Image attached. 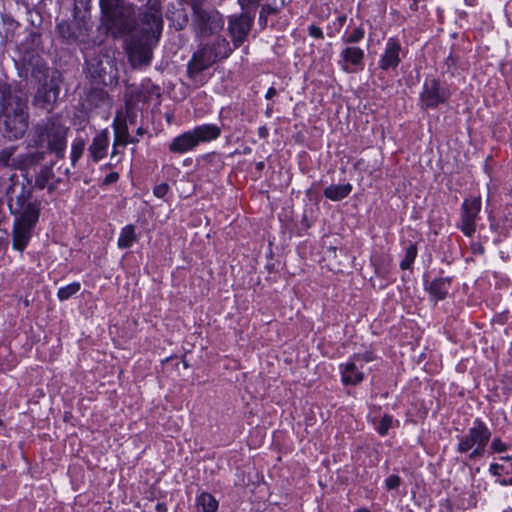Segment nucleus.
Masks as SVG:
<instances>
[{"mask_svg":"<svg viewBox=\"0 0 512 512\" xmlns=\"http://www.w3.org/2000/svg\"><path fill=\"white\" fill-rule=\"evenodd\" d=\"M481 197L465 198L460 211V222L457 227L467 237H472L476 232V221L481 211Z\"/></svg>","mask_w":512,"mask_h":512,"instance_id":"nucleus-13","label":"nucleus"},{"mask_svg":"<svg viewBox=\"0 0 512 512\" xmlns=\"http://www.w3.org/2000/svg\"><path fill=\"white\" fill-rule=\"evenodd\" d=\"M108 147L109 133L107 130H102L93 138L92 143L88 147L89 157L93 162H99L107 155Z\"/></svg>","mask_w":512,"mask_h":512,"instance_id":"nucleus-15","label":"nucleus"},{"mask_svg":"<svg viewBox=\"0 0 512 512\" xmlns=\"http://www.w3.org/2000/svg\"><path fill=\"white\" fill-rule=\"evenodd\" d=\"M346 19H347L346 15H341L337 18V22L340 26H342L346 22Z\"/></svg>","mask_w":512,"mask_h":512,"instance_id":"nucleus-47","label":"nucleus"},{"mask_svg":"<svg viewBox=\"0 0 512 512\" xmlns=\"http://www.w3.org/2000/svg\"><path fill=\"white\" fill-rule=\"evenodd\" d=\"M87 69L91 78L104 86H114L118 83L116 62L108 55L95 57L87 61Z\"/></svg>","mask_w":512,"mask_h":512,"instance_id":"nucleus-8","label":"nucleus"},{"mask_svg":"<svg viewBox=\"0 0 512 512\" xmlns=\"http://www.w3.org/2000/svg\"><path fill=\"white\" fill-rule=\"evenodd\" d=\"M492 431L480 418L474 419L467 432L458 437L457 451L468 453L470 460L484 456L486 448L491 440Z\"/></svg>","mask_w":512,"mask_h":512,"instance_id":"nucleus-6","label":"nucleus"},{"mask_svg":"<svg viewBox=\"0 0 512 512\" xmlns=\"http://www.w3.org/2000/svg\"><path fill=\"white\" fill-rule=\"evenodd\" d=\"M308 34L313 37V38H316V39H323L324 38V34H323V31L320 27L312 24L308 27Z\"/></svg>","mask_w":512,"mask_h":512,"instance_id":"nucleus-38","label":"nucleus"},{"mask_svg":"<svg viewBox=\"0 0 512 512\" xmlns=\"http://www.w3.org/2000/svg\"><path fill=\"white\" fill-rule=\"evenodd\" d=\"M190 27L196 40L203 41L224 29L225 18L204 0H192Z\"/></svg>","mask_w":512,"mask_h":512,"instance_id":"nucleus-4","label":"nucleus"},{"mask_svg":"<svg viewBox=\"0 0 512 512\" xmlns=\"http://www.w3.org/2000/svg\"><path fill=\"white\" fill-rule=\"evenodd\" d=\"M400 51L401 45L398 40L389 38L386 43L385 51L379 61V67L385 71L395 69L401 61L399 55Z\"/></svg>","mask_w":512,"mask_h":512,"instance_id":"nucleus-14","label":"nucleus"},{"mask_svg":"<svg viewBox=\"0 0 512 512\" xmlns=\"http://www.w3.org/2000/svg\"><path fill=\"white\" fill-rule=\"evenodd\" d=\"M136 240L137 236L135 233V227L134 225L129 224L122 228L117 245L121 249H127L130 248Z\"/></svg>","mask_w":512,"mask_h":512,"instance_id":"nucleus-24","label":"nucleus"},{"mask_svg":"<svg viewBox=\"0 0 512 512\" xmlns=\"http://www.w3.org/2000/svg\"><path fill=\"white\" fill-rule=\"evenodd\" d=\"M352 191V185L347 184H338V185H330L324 189V196L332 201H340L346 198Z\"/></svg>","mask_w":512,"mask_h":512,"instance_id":"nucleus-22","label":"nucleus"},{"mask_svg":"<svg viewBox=\"0 0 512 512\" xmlns=\"http://www.w3.org/2000/svg\"><path fill=\"white\" fill-rule=\"evenodd\" d=\"M498 482L502 486H511L512 485V477L509 479H500V480H498Z\"/></svg>","mask_w":512,"mask_h":512,"instance_id":"nucleus-45","label":"nucleus"},{"mask_svg":"<svg viewBox=\"0 0 512 512\" xmlns=\"http://www.w3.org/2000/svg\"><path fill=\"white\" fill-rule=\"evenodd\" d=\"M144 133H145V130H144L142 127H139V128L137 129V135H138V136H142Z\"/></svg>","mask_w":512,"mask_h":512,"instance_id":"nucleus-49","label":"nucleus"},{"mask_svg":"<svg viewBox=\"0 0 512 512\" xmlns=\"http://www.w3.org/2000/svg\"><path fill=\"white\" fill-rule=\"evenodd\" d=\"M159 37H152L146 32L141 35H133L127 45V54L131 65L134 68L149 65L152 58V42L158 41Z\"/></svg>","mask_w":512,"mask_h":512,"instance_id":"nucleus-9","label":"nucleus"},{"mask_svg":"<svg viewBox=\"0 0 512 512\" xmlns=\"http://www.w3.org/2000/svg\"><path fill=\"white\" fill-rule=\"evenodd\" d=\"M271 111H272V108L268 107L267 110H266V115L270 116Z\"/></svg>","mask_w":512,"mask_h":512,"instance_id":"nucleus-54","label":"nucleus"},{"mask_svg":"<svg viewBox=\"0 0 512 512\" xmlns=\"http://www.w3.org/2000/svg\"><path fill=\"white\" fill-rule=\"evenodd\" d=\"M196 138L197 144L217 139L221 135V129L215 124H203L191 130Z\"/></svg>","mask_w":512,"mask_h":512,"instance_id":"nucleus-19","label":"nucleus"},{"mask_svg":"<svg viewBox=\"0 0 512 512\" xmlns=\"http://www.w3.org/2000/svg\"><path fill=\"white\" fill-rule=\"evenodd\" d=\"M263 166H264L263 162H260V163H258V164H257V168H258V169H262V168H263Z\"/></svg>","mask_w":512,"mask_h":512,"instance_id":"nucleus-55","label":"nucleus"},{"mask_svg":"<svg viewBox=\"0 0 512 512\" xmlns=\"http://www.w3.org/2000/svg\"><path fill=\"white\" fill-rule=\"evenodd\" d=\"M4 115L5 134L9 139H18L28 128V107L20 99H13L0 102Z\"/></svg>","mask_w":512,"mask_h":512,"instance_id":"nucleus-7","label":"nucleus"},{"mask_svg":"<svg viewBox=\"0 0 512 512\" xmlns=\"http://www.w3.org/2000/svg\"><path fill=\"white\" fill-rule=\"evenodd\" d=\"M500 459L503 460V461H511L512 457L509 456V455H506V456H502Z\"/></svg>","mask_w":512,"mask_h":512,"instance_id":"nucleus-50","label":"nucleus"},{"mask_svg":"<svg viewBox=\"0 0 512 512\" xmlns=\"http://www.w3.org/2000/svg\"><path fill=\"white\" fill-rule=\"evenodd\" d=\"M391 424H392V417L389 415H384L381 418L379 425L377 426V432L380 435L385 436L388 433V430L390 429Z\"/></svg>","mask_w":512,"mask_h":512,"instance_id":"nucleus-34","label":"nucleus"},{"mask_svg":"<svg viewBox=\"0 0 512 512\" xmlns=\"http://www.w3.org/2000/svg\"><path fill=\"white\" fill-rule=\"evenodd\" d=\"M85 141L83 138H76L72 144H71V153H70V159H71V165L73 167L76 166L78 160L82 157L84 150H85Z\"/></svg>","mask_w":512,"mask_h":512,"instance_id":"nucleus-27","label":"nucleus"},{"mask_svg":"<svg viewBox=\"0 0 512 512\" xmlns=\"http://www.w3.org/2000/svg\"><path fill=\"white\" fill-rule=\"evenodd\" d=\"M401 484V478L398 475H389L385 480V487L387 490L397 489Z\"/></svg>","mask_w":512,"mask_h":512,"instance_id":"nucleus-36","label":"nucleus"},{"mask_svg":"<svg viewBox=\"0 0 512 512\" xmlns=\"http://www.w3.org/2000/svg\"><path fill=\"white\" fill-rule=\"evenodd\" d=\"M79 27L76 23L73 22H61L57 25V31L59 36L64 39L68 43L75 42L78 37Z\"/></svg>","mask_w":512,"mask_h":512,"instance_id":"nucleus-23","label":"nucleus"},{"mask_svg":"<svg viewBox=\"0 0 512 512\" xmlns=\"http://www.w3.org/2000/svg\"><path fill=\"white\" fill-rule=\"evenodd\" d=\"M117 147L118 146H115V142L113 143V149H112V153H111V157H115L119 152L117 150Z\"/></svg>","mask_w":512,"mask_h":512,"instance_id":"nucleus-48","label":"nucleus"},{"mask_svg":"<svg viewBox=\"0 0 512 512\" xmlns=\"http://www.w3.org/2000/svg\"><path fill=\"white\" fill-rule=\"evenodd\" d=\"M451 280L449 277H440L431 281L426 286V291L434 301H441L446 298L449 292Z\"/></svg>","mask_w":512,"mask_h":512,"instance_id":"nucleus-18","label":"nucleus"},{"mask_svg":"<svg viewBox=\"0 0 512 512\" xmlns=\"http://www.w3.org/2000/svg\"><path fill=\"white\" fill-rule=\"evenodd\" d=\"M196 503L202 508V512H216L219 506L215 497L207 492L201 493L197 497Z\"/></svg>","mask_w":512,"mask_h":512,"instance_id":"nucleus-26","label":"nucleus"},{"mask_svg":"<svg viewBox=\"0 0 512 512\" xmlns=\"http://www.w3.org/2000/svg\"><path fill=\"white\" fill-rule=\"evenodd\" d=\"M34 81L37 82V92L34 95L36 103H42L43 108L50 111L52 104L56 102L62 83L60 71L40 65H34Z\"/></svg>","mask_w":512,"mask_h":512,"instance_id":"nucleus-5","label":"nucleus"},{"mask_svg":"<svg viewBox=\"0 0 512 512\" xmlns=\"http://www.w3.org/2000/svg\"><path fill=\"white\" fill-rule=\"evenodd\" d=\"M11 152L8 150H3L0 152V164L4 166L10 165Z\"/></svg>","mask_w":512,"mask_h":512,"instance_id":"nucleus-41","label":"nucleus"},{"mask_svg":"<svg viewBox=\"0 0 512 512\" xmlns=\"http://www.w3.org/2000/svg\"><path fill=\"white\" fill-rule=\"evenodd\" d=\"M452 93L448 87L441 85L436 78H426L420 93L419 102L422 109H435L448 102Z\"/></svg>","mask_w":512,"mask_h":512,"instance_id":"nucleus-10","label":"nucleus"},{"mask_svg":"<svg viewBox=\"0 0 512 512\" xmlns=\"http://www.w3.org/2000/svg\"><path fill=\"white\" fill-rule=\"evenodd\" d=\"M365 35V31L362 27H356L349 35H344L342 41L346 44H355L360 42Z\"/></svg>","mask_w":512,"mask_h":512,"instance_id":"nucleus-32","label":"nucleus"},{"mask_svg":"<svg viewBox=\"0 0 512 512\" xmlns=\"http://www.w3.org/2000/svg\"><path fill=\"white\" fill-rule=\"evenodd\" d=\"M291 1L292 0H273V2L278 3L282 8L291 3Z\"/></svg>","mask_w":512,"mask_h":512,"instance_id":"nucleus-46","label":"nucleus"},{"mask_svg":"<svg viewBox=\"0 0 512 512\" xmlns=\"http://www.w3.org/2000/svg\"><path fill=\"white\" fill-rule=\"evenodd\" d=\"M355 512H370V511L366 508H361V509L355 510Z\"/></svg>","mask_w":512,"mask_h":512,"instance_id":"nucleus-52","label":"nucleus"},{"mask_svg":"<svg viewBox=\"0 0 512 512\" xmlns=\"http://www.w3.org/2000/svg\"><path fill=\"white\" fill-rule=\"evenodd\" d=\"M277 94V90L274 88V87H270L266 94H265V98L266 99H271L273 98L275 95Z\"/></svg>","mask_w":512,"mask_h":512,"instance_id":"nucleus-42","label":"nucleus"},{"mask_svg":"<svg viewBox=\"0 0 512 512\" xmlns=\"http://www.w3.org/2000/svg\"><path fill=\"white\" fill-rule=\"evenodd\" d=\"M262 27H265L267 25V18L262 19V24H260Z\"/></svg>","mask_w":512,"mask_h":512,"instance_id":"nucleus-53","label":"nucleus"},{"mask_svg":"<svg viewBox=\"0 0 512 512\" xmlns=\"http://www.w3.org/2000/svg\"><path fill=\"white\" fill-rule=\"evenodd\" d=\"M157 512H167V506L165 503L159 502L155 506Z\"/></svg>","mask_w":512,"mask_h":512,"instance_id":"nucleus-43","label":"nucleus"},{"mask_svg":"<svg viewBox=\"0 0 512 512\" xmlns=\"http://www.w3.org/2000/svg\"><path fill=\"white\" fill-rule=\"evenodd\" d=\"M52 166L53 162L49 166H44L37 175L35 179V186H37L39 189L45 188L48 182L54 177Z\"/></svg>","mask_w":512,"mask_h":512,"instance_id":"nucleus-28","label":"nucleus"},{"mask_svg":"<svg viewBox=\"0 0 512 512\" xmlns=\"http://www.w3.org/2000/svg\"><path fill=\"white\" fill-rule=\"evenodd\" d=\"M81 289L79 282H72L64 287L59 288L57 296L60 301H65L77 294Z\"/></svg>","mask_w":512,"mask_h":512,"instance_id":"nucleus-29","label":"nucleus"},{"mask_svg":"<svg viewBox=\"0 0 512 512\" xmlns=\"http://www.w3.org/2000/svg\"><path fill=\"white\" fill-rule=\"evenodd\" d=\"M113 129L115 134V146H126L128 143H135L138 141V139L130 137L126 122L114 120Z\"/></svg>","mask_w":512,"mask_h":512,"instance_id":"nucleus-21","label":"nucleus"},{"mask_svg":"<svg viewBox=\"0 0 512 512\" xmlns=\"http://www.w3.org/2000/svg\"><path fill=\"white\" fill-rule=\"evenodd\" d=\"M169 191V185L167 183H161L156 185L153 189V193L158 198H163Z\"/></svg>","mask_w":512,"mask_h":512,"instance_id":"nucleus-37","label":"nucleus"},{"mask_svg":"<svg viewBox=\"0 0 512 512\" xmlns=\"http://www.w3.org/2000/svg\"><path fill=\"white\" fill-rule=\"evenodd\" d=\"M509 445L502 441L500 437H494L491 441L490 449L492 453H503L506 452Z\"/></svg>","mask_w":512,"mask_h":512,"instance_id":"nucleus-33","label":"nucleus"},{"mask_svg":"<svg viewBox=\"0 0 512 512\" xmlns=\"http://www.w3.org/2000/svg\"><path fill=\"white\" fill-rule=\"evenodd\" d=\"M341 378L345 385H357L364 379V374L356 367L354 362L341 365Z\"/></svg>","mask_w":512,"mask_h":512,"instance_id":"nucleus-20","label":"nucleus"},{"mask_svg":"<svg viewBox=\"0 0 512 512\" xmlns=\"http://www.w3.org/2000/svg\"><path fill=\"white\" fill-rule=\"evenodd\" d=\"M254 23V16L250 12L234 14L228 18V34L232 39L234 49L243 45Z\"/></svg>","mask_w":512,"mask_h":512,"instance_id":"nucleus-12","label":"nucleus"},{"mask_svg":"<svg viewBox=\"0 0 512 512\" xmlns=\"http://www.w3.org/2000/svg\"><path fill=\"white\" fill-rule=\"evenodd\" d=\"M118 179H119V174L117 172H110L103 179V184L110 185V184L117 182Z\"/></svg>","mask_w":512,"mask_h":512,"instance_id":"nucleus-40","label":"nucleus"},{"mask_svg":"<svg viewBox=\"0 0 512 512\" xmlns=\"http://www.w3.org/2000/svg\"><path fill=\"white\" fill-rule=\"evenodd\" d=\"M340 63L343 71L350 73L351 70L348 64L356 67H362L364 60V51L355 46H348L344 48L340 53Z\"/></svg>","mask_w":512,"mask_h":512,"instance_id":"nucleus-16","label":"nucleus"},{"mask_svg":"<svg viewBox=\"0 0 512 512\" xmlns=\"http://www.w3.org/2000/svg\"><path fill=\"white\" fill-rule=\"evenodd\" d=\"M234 47L223 36H217L212 41L201 44L187 64V76L197 86H202L205 79L202 73L214 63L228 58Z\"/></svg>","mask_w":512,"mask_h":512,"instance_id":"nucleus-2","label":"nucleus"},{"mask_svg":"<svg viewBox=\"0 0 512 512\" xmlns=\"http://www.w3.org/2000/svg\"><path fill=\"white\" fill-rule=\"evenodd\" d=\"M198 146L192 131H187L175 137L169 144V151L177 154H184Z\"/></svg>","mask_w":512,"mask_h":512,"instance_id":"nucleus-17","label":"nucleus"},{"mask_svg":"<svg viewBox=\"0 0 512 512\" xmlns=\"http://www.w3.org/2000/svg\"><path fill=\"white\" fill-rule=\"evenodd\" d=\"M142 31L152 37H160L163 29L162 3L160 0H147L140 8Z\"/></svg>","mask_w":512,"mask_h":512,"instance_id":"nucleus-11","label":"nucleus"},{"mask_svg":"<svg viewBox=\"0 0 512 512\" xmlns=\"http://www.w3.org/2000/svg\"><path fill=\"white\" fill-rule=\"evenodd\" d=\"M33 219H34V223L37 221L38 219V212L36 211V207L34 206V216H33Z\"/></svg>","mask_w":512,"mask_h":512,"instance_id":"nucleus-51","label":"nucleus"},{"mask_svg":"<svg viewBox=\"0 0 512 512\" xmlns=\"http://www.w3.org/2000/svg\"><path fill=\"white\" fill-rule=\"evenodd\" d=\"M258 134L261 138H266L268 136V130L265 126H262L258 129Z\"/></svg>","mask_w":512,"mask_h":512,"instance_id":"nucleus-44","label":"nucleus"},{"mask_svg":"<svg viewBox=\"0 0 512 512\" xmlns=\"http://www.w3.org/2000/svg\"><path fill=\"white\" fill-rule=\"evenodd\" d=\"M68 128L59 117H52L34 128V163L44 159L45 154L53 153L56 158L65 156Z\"/></svg>","mask_w":512,"mask_h":512,"instance_id":"nucleus-1","label":"nucleus"},{"mask_svg":"<svg viewBox=\"0 0 512 512\" xmlns=\"http://www.w3.org/2000/svg\"><path fill=\"white\" fill-rule=\"evenodd\" d=\"M243 12H250L257 8L261 0H237Z\"/></svg>","mask_w":512,"mask_h":512,"instance_id":"nucleus-35","label":"nucleus"},{"mask_svg":"<svg viewBox=\"0 0 512 512\" xmlns=\"http://www.w3.org/2000/svg\"><path fill=\"white\" fill-rule=\"evenodd\" d=\"M86 101L90 106L99 107L109 103V96L104 89L93 87L89 90Z\"/></svg>","mask_w":512,"mask_h":512,"instance_id":"nucleus-25","label":"nucleus"},{"mask_svg":"<svg viewBox=\"0 0 512 512\" xmlns=\"http://www.w3.org/2000/svg\"><path fill=\"white\" fill-rule=\"evenodd\" d=\"M416 256H417V246H416V244L412 243L406 248L405 257L400 263V268L402 270L409 269L411 267V265L413 264V262L415 261Z\"/></svg>","mask_w":512,"mask_h":512,"instance_id":"nucleus-30","label":"nucleus"},{"mask_svg":"<svg viewBox=\"0 0 512 512\" xmlns=\"http://www.w3.org/2000/svg\"><path fill=\"white\" fill-rule=\"evenodd\" d=\"M32 190L22 188L21 193L10 197L8 206L15 215L13 246L22 251L28 245L32 228Z\"/></svg>","mask_w":512,"mask_h":512,"instance_id":"nucleus-3","label":"nucleus"},{"mask_svg":"<svg viewBox=\"0 0 512 512\" xmlns=\"http://www.w3.org/2000/svg\"><path fill=\"white\" fill-rule=\"evenodd\" d=\"M282 10V7L278 3L273 2L272 4H265L261 7L259 13V24H262L263 18H268L269 15L278 14Z\"/></svg>","mask_w":512,"mask_h":512,"instance_id":"nucleus-31","label":"nucleus"},{"mask_svg":"<svg viewBox=\"0 0 512 512\" xmlns=\"http://www.w3.org/2000/svg\"><path fill=\"white\" fill-rule=\"evenodd\" d=\"M504 469V466L498 463H491L489 466V472L493 476L499 477L501 476V471Z\"/></svg>","mask_w":512,"mask_h":512,"instance_id":"nucleus-39","label":"nucleus"}]
</instances>
